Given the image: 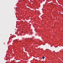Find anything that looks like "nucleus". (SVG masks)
<instances>
[{
  "mask_svg": "<svg viewBox=\"0 0 63 63\" xmlns=\"http://www.w3.org/2000/svg\"><path fill=\"white\" fill-rule=\"evenodd\" d=\"M16 41H18V40L17 39L16 40Z\"/></svg>",
  "mask_w": 63,
  "mask_h": 63,
  "instance_id": "f03ea898",
  "label": "nucleus"
},
{
  "mask_svg": "<svg viewBox=\"0 0 63 63\" xmlns=\"http://www.w3.org/2000/svg\"><path fill=\"white\" fill-rule=\"evenodd\" d=\"M45 57H42V58H43V59H45Z\"/></svg>",
  "mask_w": 63,
  "mask_h": 63,
  "instance_id": "f257e3e1",
  "label": "nucleus"
}]
</instances>
